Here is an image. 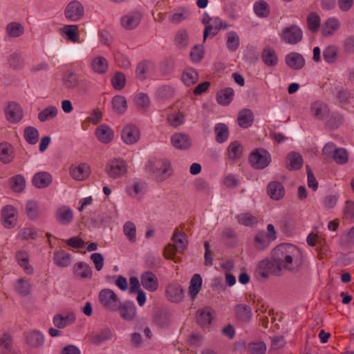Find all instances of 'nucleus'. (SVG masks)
<instances>
[{
    "instance_id": "f257e3e1",
    "label": "nucleus",
    "mask_w": 354,
    "mask_h": 354,
    "mask_svg": "<svg viewBox=\"0 0 354 354\" xmlns=\"http://www.w3.org/2000/svg\"><path fill=\"white\" fill-rule=\"evenodd\" d=\"M272 257L281 270L295 272L302 266L304 258L301 251L295 245L281 243L272 251Z\"/></svg>"
},
{
    "instance_id": "f03ea898",
    "label": "nucleus",
    "mask_w": 354,
    "mask_h": 354,
    "mask_svg": "<svg viewBox=\"0 0 354 354\" xmlns=\"http://www.w3.org/2000/svg\"><path fill=\"white\" fill-rule=\"evenodd\" d=\"M145 168L146 171L156 181H164L172 174L171 163L167 159H151L148 161Z\"/></svg>"
},
{
    "instance_id": "7ed1b4c3",
    "label": "nucleus",
    "mask_w": 354,
    "mask_h": 354,
    "mask_svg": "<svg viewBox=\"0 0 354 354\" xmlns=\"http://www.w3.org/2000/svg\"><path fill=\"white\" fill-rule=\"evenodd\" d=\"M266 229V232L259 231L254 236V245L258 250L268 248L277 238V231L272 224H268Z\"/></svg>"
},
{
    "instance_id": "20e7f679",
    "label": "nucleus",
    "mask_w": 354,
    "mask_h": 354,
    "mask_svg": "<svg viewBox=\"0 0 354 354\" xmlns=\"http://www.w3.org/2000/svg\"><path fill=\"white\" fill-rule=\"evenodd\" d=\"M105 171L110 178H119L127 173V163L121 158L110 159L105 165Z\"/></svg>"
},
{
    "instance_id": "39448f33",
    "label": "nucleus",
    "mask_w": 354,
    "mask_h": 354,
    "mask_svg": "<svg viewBox=\"0 0 354 354\" xmlns=\"http://www.w3.org/2000/svg\"><path fill=\"white\" fill-rule=\"evenodd\" d=\"M257 272L263 278H268L270 275L280 276L282 274V270L279 263L272 259H263L257 265Z\"/></svg>"
},
{
    "instance_id": "423d86ee",
    "label": "nucleus",
    "mask_w": 354,
    "mask_h": 354,
    "mask_svg": "<svg viewBox=\"0 0 354 354\" xmlns=\"http://www.w3.org/2000/svg\"><path fill=\"white\" fill-rule=\"evenodd\" d=\"M249 162L254 168L263 169L270 163L271 156L267 150L263 148L257 149L250 153Z\"/></svg>"
},
{
    "instance_id": "0eeeda50",
    "label": "nucleus",
    "mask_w": 354,
    "mask_h": 354,
    "mask_svg": "<svg viewBox=\"0 0 354 354\" xmlns=\"http://www.w3.org/2000/svg\"><path fill=\"white\" fill-rule=\"evenodd\" d=\"M99 301L105 309L112 312L117 311L120 304V299L115 293L109 288L102 289L99 292Z\"/></svg>"
},
{
    "instance_id": "6e6552de",
    "label": "nucleus",
    "mask_w": 354,
    "mask_h": 354,
    "mask_svg": "<svg viewBox=\"0 0 354 354\" xmlns=\"http://www.w3.org/2000/svg\"><path fill=\"white\" fill-rule=\"evenodd\" d=\"M84 15L83 5L77 0L70 1L64 10V16L70 21H77Z\"/></svg>"
},
{
    "instance_id": "1a4fd4ad",
    "label": "nucleus",
    "mask_w": 354,
    "mask_h": 354,
    "mask_svg": "<svg viewBox=\"0 0 354 354\" xmlns=\"http://www.w3.org/2000/svg\"><path fill=\"white\" fill-rule=\"evenodd\" d=\"M303 33L301 30L296 26H291L283 30L281 39L289 44H296L302 39Z\"/></svg>"
},
{
    "instance_id": "9d476101",
    "label": "nucleus",
    "mask_w": 354,
    "mask_h": 354,
    "mask_svg": "<svg viewBox=\"0 0 354 354\" xmlns=\"http://www.w3.org/2000/svg\"><path fill=\"white\" fill-rule=\"evenodd\" d=\"M165 296L169 301L179 303L185 297L184 290L180 284L171 283L166 286Z\"/></svg>"
},
{
    "instance_id": "9b49d317",
    "label": "nucleus",
    "mask_w": 354,
    "mask_h": 354,
    "mask_svg": "<svg viewBox=\"0 0 354 354\" xmlns=\"http://www.w3.org/2000/svg\"><path fill=\"white\" fill-rule=\"evenodd\" d=\"M170 140L172 146L178 150H186L192 144L191 137L188 134L181 132L174 133L171 136Z\"/></svg>"
},
{
    "instance_id": "f8f14e48",
    "label": "nucleus",
    "mask_w": 354,
    "mask_h": 354,
    "mask_svg": "<svg viewBox=\"0 0 354 354\" xmlns=\"http://www.w3.org/2000/svg\"><path fill=\"white\" fill-rule=\"evenodd\" d=\"M6 119L12 123L19 122L23 118V111L20 105L10 102L4 109Z\"/></svg>"
},
{
    "instance_id": "ddd939ff",
    "label": "nucleus",
    "mask_w": 354,
    "mask_h": 354,
    "mask_svg": "<svg viewBox=\"0 0 354 354\" xmlns=\"http://www.w3.org/2000/svg\"><path fill=\"white\" fill-rule=\"evenodd\" d=\"M139 129L133 124L125 126L121 132V138L127 145H132L140 139Z\"/></svg>"
},
{
    "instance_id": "4468645a",
    "label": "nucleus",
    "mask_w": 354,
    "mask_h": 354,
    "mask_svg": "<svg viewBox=\"0 0 354 354\" xmlns=\"http://www.w3.org/2000/svg\"><path fill=\"white\" fill-rule=\"evenodd\" d=\"M223 27V22L218 17L210 18L206 24L203 31V41L207 37L213 38Z\"/></svg>"
},
{
    "instance_id": "2eb2a0df",
    "label": "nucleus",
    "mask_w": 354,
    "mask_h": 354,
    "mask_svg": "<svg viewBox=\"0 0 354 354\" xmlns=\"http://www.w3.org/2000/svg\"><path fill=\"white\" fill-rule=\"evenodd\" d=\"M140 283L142 287L149 292L156 291L159 286L158 277L151 271H146L141 274Z\"/></svg>"
},
{
    "instance_id": "dca6fc26",
    "label": "nucleus",
    "mask_w": 354,
    "mask_h": 354,
    "mask_svg": "<svg viewBox=\"0 0 354 354\" xmlns=\"http://www.w3.org/2000/svg\"><path fill=\"white\" fill-rule=\"evenodd\" d=\"M118 310L120 317L125 321H132L136 316V306L131 301H125L120 304Z\"/></svg>"
},
{
    "instance_id": "f3484780",
    "label": "nucleus",
    "mask_w": 354,
    "mask_h": 354,
    "mask_svg": "<svg viewBox=\"0 0 354 354\" xmlns=\"http://www.w3.org/2000/svg\"><path fill=\"white\" fill-rule=\"evenodd\" d=\"M142 15L140 12H131L121 17V24L127 30L136 28L140 24Z\"/></svg>"
},
{
    "instance_id": "a211bd4d",
    "label": "nucleus",
    "mask_w": 354,
    "mask_h": 354,
    "mask_svg": "<svg viewBox=\"0 0 354 354\" xmlns=\"http://www.w3.org/2000/svg\"><path fill=\"white\" fill-rule=\"evenodd\" d=\"M75 315L72 312L56 314L53 318V323L57 328H64L75 321Z\"/></svg>"
},
{
    "instance_id": "6ab92c4d",
    "label": "nucleus",
    "mask_w": 354,
    "mask_h": 354,
    "mask_svg": "<svg viewBox=\"0 0 354 354\" xmlns=\"http://www.w3.org/2000/svg\"><path fill=\"white\" fill-rule=\"evenodd\" d=\"M17 211L12 205H6L1 210L3 225L6 228H12L16 223Z\"/></svg>"
},
{
    "instance_id": "aec40b11",
    "label": "nucleus",
    "mask_w": 354,
    "mask_h": 354,
    "mask_svg": "<svg viewBox=\"0 0 354 354\" xmlns=\"http://www.w3.org/2000/svg\"><path fill=\"white\" fill-rule=\"evenodd\" d=\"M26 344L32 348H37L44 343V335L37 330H32L25 333Z\"/></svg>"
},
{
    "instance_id": "412c9836",
    "label": "nucleus",
    "mask_w": 354,
    "mask_h": 354,
    "mask_svg": "<svg viewBox=\"0 0 354 354\" xmlns=\"http://www.w3.org/2000/svg\"><path fill=\"white\" fill-rule=\"evenodd\" d=\"M285 62L288 67L294 70H299L305 65L304 57L300 53L295 52L286 55Z\"/></svg>"
},
{
    "instance_id": "4be33fe9",
    "label": "nucleus",
    "mask_w": 354,
    "mask_h": 354,
    "mask_svg": "<svg viewBox=\"0 0 354 354\" xmlns=\"http://www.w3.org/2000/svg\"><path fill=\"white\" fill-rule=\"evenodd\" d=\"M54 263L60 268L68 267L72 262V255L64 250H58L53 253Z\"/></svg>"
},
{
    "instance_id": "5701e85b",
    "label": "nucleus",
    "mask_w": 354,
    "mask_h": 354,
    "mask_svg": "<svg viewBox=\"0 0 354 354\" xmlns=\"http://www.w3.org/2000/svg\"><path fill=\"white\" fill-rule=\"evenodd\" d=\"M69 173L73 179L80 181L84 180L88 176L90 169L88 165L82 163L77 166H71Z\"/></svg>"
},
{
    "instance_id": "b1692460",
    "label": "nucleus",
    "mask_w": 354,
    "mask_h": 354,
    "mask_svg": "<svg viewBox=\"0 0 354 354\" xmlns=\"http://www.w3.org/2000/svg\"><path fill=\"white\" fill-rule=\"evenodd\" d=\"M267 192L272 199L278 201L284 196L285 189L281 183L278 181H272L268 183L267 186Z\"/></svg>"
},
{
    "instance_id": "393cba45",
    "label": "nucleus",
    "mask_w": 354,
    "mask_h": 354,
    "mask_svg": "<svg viewBox=\"0 0 354 354\" xmlns=\"http://www.w3.org/2000/svg\"><path fill=\"white\" fill-rule=\"evenodd\" d=\"M55 218L60 224L64 225H68L73 218L72 209L65 205L59 207L56 211Z\"/></svg>"
},
{
    "instance_id": "a878e982",
    "label": "nucleus",
    "mask_w": 354,
    "mask_h": 354,
    "mask_svg": "<svg viewBox=\"0 0 354 354\" xmlns=\"http://www.w3.org/2000/svg\"><path fill=\"white\" fill-rule=\"evenodd\" d=\"M15 158L14 149L12 146L7 142L0 143V162L3 164L11 162Z\"/></svg>"
},
{
    "instance_id": "bb28decb",
    "label": "nucleus",
    "mask_w": 354,
    "mask_h": 354,
    "mask_svg": "<svg viewBox=\"0 0 354 354\" xmlns=\"http://www.w3.org/2000/svg\"><path fill=\"white\" fill-rule=\"evenodd\" d=\"M154 72V65L153 63L144 61L140 62L136 67V77L140 80H145L150 74Z\"/></svg>"
},
{
    "instance_id": "cd10ccee",
    "label": "nucleus",
    "mask_w": 354,
    "mask_h": 354,
    "mask_svg": "<svg viewBox=\"0 0 354 354\" xmlns=\"http://www.w3.org/2000/svg\"><path fill=\"white\" fill-rule=\"evenodd\" d=\"M310 112L317 120H322L328 116L329 111L325 104L317 101L311 104Z\"/></svg>"
},
{
    "instance_id": "c85d7f7f",
    "label": "nucleus",
    "mask_w": 354,
    "mask_h": 354,
    "mask_svg": "<svg viewBox=\"0 0 354 354\" xmlns=\"http://www.w3.org/2000/svg\"><path fill=\"white\" fill-rule=\"evenodd\" d=\"M32 181L35 187L44 188L51 183L52 176L48 172L40 171L33 176Z\"/></svg>"
},
{
    "instance_id": "c756f323",
    "label": "nucleus",
    "mask_w": 354,
    "mask_h": 354,
    "mask_svg": "<svg viewBox=\"0 0 354 354\" xmlns=\"http://www.w3.org/2000/svg\"><path fill=\"white\" fill-rule=\"evenodd\" d=\"M339 28V20L335 17H330L322 25V34L324 37H331Z\"/></svg>"
},
{
    "instance_id": "7c9ffc66",
    "label": "nucleus",
    "mask_w": 354,
    "mask_h": 354,
    "mask_svg": "<svg viewBox=\"0 0 354 354\" xmlns=\"http://www.w3.org/2000/svg\"><path fill=\"white\" fill-rule=\"evenodd\" d=\"M73 272L75 276L81 279H90L93 271L91 266L85 262H77L73 266Z\"/></svg>"
},
{
    "instance_id": "2f4dec72",
    "label": "nucleus",
    "mask_w": 354,
    "mask_h": 354,
    "mask_svg": "<svg viewBox=\"0 0 354 354\" xmlns=\"http://www.w3.org/2000/svg\"><path fill=\"white\" fill-rule=\"evenodd\" d=\"M237 319L241 322H249L252 317L250 306L245 304H239L234 308Z\"/></svg>"
},
{
    "instance_id": "473e14b6",
    "label": "nucleus",
    "mask_w": 354,
    "mask_h": 354,
    "mask_svg": "<svg viewBox=\"0 0 354 354\" xmlns=\"http://www.w3.org/2000/svg\"><path fill=\"white\" fill-rule=\"evenodd\" d=\"M91 68L95 73L102 75L108 71L109 63L105 57L97 56L93 59Z\"/></svg>"
},
{
    "instance_id": "72a5a7b5",
    "label": "nucleus",
    "mask_w": 354,
    "mask_h": 354,
    "mask_svg": "<svg viewBox=\"0 0 354 354\" xmlns=\"http://www.w3.org/2000/svg\"><path fill=\"white\" fill-rule=\"evenodd\" d=\"M95 136L101 142L108 143L113 139L114 133L109 127L102 124L96 129Z\"/></svg>"
},
{
    "instance_id": "f704fd0d",
    "label": "nucleus",
    "mask_w": 354,
    "mask_h": 354,
    "mask_svg": "<svg viewBox=\"0 0 354 354\" xmlns=\"http://www.w3.org/2000/svg\"><path fill=\"white\" fill-rule=\"evenodd\" d=\"M186 238L187 236L185 232H180L178 230H175L171 239L177 251L182 252L185 250L187 245Z\"/></svg>"
},
{
    "instance_id": "c9c22d12",
    "label": "nucleus",
    "mask_w": 354,
    "mask_h": 354,
    "mask_svg": "<svg viewBox=\"0 0 354 354\" xmlns=\"http://www.w3.org/2000/svg\"><path fill=\"white\" fill-rule=\"evenodd\" d=\"M234 91L232 88H225L216 94L217 102L223 106L228 105L232 100Z\"/></svg>"
},
{
    "instance_id": "e433bc0d",
    "label": "nucleus",
    "mask_w": 354,
    "mask_h": 354,
    "mask_svg": "<svg viewBox=\"0 0 354 354\" xmlns=\"http://www.w3.org/2000/svg\"><path fill=\"white\" fill-rule=\"evenodd\" d=\"M203 279L199 274H194L191 279L189 286V294L194 300L201 289Z\"/></svg>"
},
{
    "instance_id": "4c0bfd02",
    "label": "nucleus",
    "mask_w": 354,
    "mask_h": 354,
    "mask_svg": "<svg viewBox=\"0 0 354 354\" xmlns=\"http://www.w3.org/2000/svg\"><path fill=\"white\" fill-rule=\"evenodd\" d=\"M254 121V115L250 109H243L239 113L238 123L239 125L246 129L250 127Z\"/></svg>"
},
{
    "instance_id": "58836bf2",
    "label": "nucleus",
    "mask_w": 354,
    "mask_h": 354,
    "mask_svg": "<svg viewBox=\"0 0 354 354\" xmlns=\"http://www.w3.org/2000/svg\"><path fill=\"white\" fill-rule=\"evenodd\" d=\"M6 32L8 37L17 38L24 33V27L19 22H10L6 27Z\"/></svg>"
},
{
    "instance_id": "ea45409f",
    "label": "nucleus",
    "mask_w": 354,
    "mask_h": 354,
    "mask_svg": "<svg viewBox=\"0 0 354 354\" xmlns=\"http://www.w3.org/2000/svg\"><path fill=\"white\" fill-rule=\"evenodd\" d=\"M262 60L268 66H276L278 59L274 50L270 47L265 48L262 52Z\"/></svg>"
},
{
    "instance_id": "a19ab883",
    "label": "nucleus",
    "mask_w": 354,
    "mask_h": 354,
    "mask_svg": "<svg viewBox=\"0 0 354 354\" xmlns=\"http://www.w3.org/2000/svg\"><path fill=\"white\" fill-rule=\"evenodd\" d=\"M112 337V331L109 328H104L99 333L91 335L90 340L93 344L99 345L103 342L111 339Z\"/></svg>"
},
{
    "instance_id": "79ce46f5",
    "label": "nucleus",
    "mask_w": 354,
    "mask_h": 354,
    "mask_svg": "<svg viewBox=\"0 0 354 354\" xmlns=\"http://www.w3.org/2000/svg\"><path fill=\"white\" fill-rule=\"evenodd\" d=\"M16 259L26 273L30 274L33 272V268L29 264V256L26 252L19 251L16 254Z\"/></svg>"
},
{
    "instance_id": "37998d69",
    "label": "nucleus",
    "mask_w": 354,
    "mask_h": 354,
    "mask_svg": "<svg viewBox=\"0 0 354 354\" xmlns=\"http://www.w3.org/2000/svg\"><path fill=\"white\" fill-rule=\"evenodd\" d=\"M147 185L144 182H134L127 187L128 194L133 198L141 197L146 191Z\"/></svg>"
},
{
    "instance_id": "c03bdc74",
    "label": "nucleus",
    "mask_w": 354,
    "mask_h": 354,
    "mask_svg": "<svg viewBox=\"0 0 354 354\" xmlns=\"http://www.w3.org/2000/svg\"><path fill=\"white\" fill-rule=\"evenodd\" d=\"M167 123L172 127L177 128L185 122V115L180 111H174L167 115Z\"/></svg>"
},
{
    "instance_id": "a18cd8bd",
    "label": "nucleus",
    "mask_w": 354,
    "mask_h": 354,
    "mask_svg": "<svg viewBox=\"0 0 354 354\" xmlns=\"http://www.w3.org/2000/svg\"><path fill=\"white\" fill-rule=\"evenodd\" d=\"M112 107L115 112L122 114L127 109V102L124 96L118 95L112 99Z\"/></svg>"
},
{
    "instance_id": "49530a36",
    "label": "nucleus",
    "mask_w": 354,
    "mask_h": 354,
    "mask_svg": "<svg viewBox=\"0 0 354 354\" xmlns=\"http://www.w3.org/2000/svg\"><path fill=\"white\" fill-rule=\"evenodd\" d=\"M58 114V109L55 106H48L44 109L38 114V119L40 122H44L46 121L52 120L57 117Z\"/></svg>"
},
{
    "instance_id": "de8ad7c7",
    "label": "nucleus",
    "mask_w": 354,
    "mask_h": 354,
    "mask_svg": "<svg viewBox=\"0 0 354 354\" xmlns=\"http://www.w3.org/2000/svg\"><path fill=\"white\" fill-rule=\"evenodd\" d=\"M240 46V39L235 31H230L226 35V46L230 51H236Z\"/></svg>"
},
{
    "instance_id": "09e8293b",
    "label": "nucleus",
    "mask_w": 354,
    "mask_h": 354,
    "mask_svg": "<svg viewBox=\"0 0 354 354\" xmlns=\"http://www.w3.org/2000/svg\"><path fill=\"white\" fill-rule=\"evenodd\" d=\"M227 153L229 158L236 160L241 158L243 153V146L239 141H233L229 145Z\"/></svg>"
},
{
    "instance_id": "8fccbe9b",
    "label": "nucleus",
    "mask_w": 354,
    "mask_h": 354,
    "mask_svg": "<svg viewBox=\"0 0 354 354\" xmlns=\"http://www.w3.org/2000/svg\"><path fill=\"white\" fill-rule=\"evenodd\" d=\"M287 159L289 161L288 168L290 170H297L303 165V158L301 154L297 152H290L287 156Z\"/></svg>"
},
{
    "instance_id": "3c124183",
    "label": "nucleus",
    "mask_w": 354,
    "mask_h": 354,
    "mask_svg": "<svg viewBox=\"0 0 354 354\" xmlns=\"http://www.w3.org/2000/svg\"><path fill=\"white\" fill-rule=\"evenodd\" d=\"M216 140L218 143L225 142L229 137V130L226 124L218 123L214 127Z\"/></svg>"
},
{
    "instance_id": "603ef678",
    "label": "nucleus",
    "mask_w": 354,
    "mask_h": 354,
    "mask_svg": "<svg viewBox=\"0 0 354 354\" xmlns=\"http://www.w3.org/2000/svg\"><path fill=\"white\" fill-rule=\"evenodd\" d=\"M62 32L66 35L69 41L74 43L78 42L80 35L77 25H66L62 28Z\"/></svg>"
},
{
    "instance_id": "864d4df0",
    "label": "nucleus",
    "mask_w": 354,
    "mask_h": 354,
    "mask_svg": "<svg viewBox=\"0 0 354 354\" xmlns=\"http://www.w3.org/2000/svg\"><path fill=\"white\" fill-rule=\"evenodd\" d=\"M196 318L198 323L203 327L208 326L212 320V314L207 308L198 310Z\"/></svg>"
},
{
    "instance_id": "5fc2aeb1",
    "label": "nucleus",
    "mask_w": 354,
    "mask_h": 354,
    "mask_svg": "<svg viewBox=\"0 0 354 354\" xmlns=\"http://www.w3.org/2000/svg\"><path fill=\"white\" fill-rule=\"evenodd\" d=\"M189 16L190 12L187 9L180 8L175 10L173 14L169 16V21L174 24H178L188 19Z\"/></svg>"
},
{
    "instance_id": "6e6d98bb",
    "label": "nucleus",
    "mask_w": 354,
    "mask_h": 354,
    "mask_svg": "<svg viewBox=\"0 0 354 354\" xmlns=\"http://www.w3.org/2000/svg\"><path fill=\"white\" fill-rule=\"evenodd\" d=\"M122 230L130 243H135L136 241V226L132 221L125 222Z\"/></svg>"
},
{
    "instance_id": "4d7b16f0",
    "label": "nucleus",
    "mask_w": 354,
    "mask_h": 354,
    "mask_svg": "<svg viewBox=\"0 0 354 354\" xmlns=\"http://www.w3.org/2000/svg\"><path fill=\"white\" fill-rule=\"evenodd\" d=\"M15 290L20 295L26 296L28 295L31 289L30 281L24 278L17 279L15 283Z\"/></svg>"
},
{
    "instance_id": "13d9d810",
    "label": "nucleus",
    "mask_w": 354,
    "mask_h": 354,
    "mask_svg": "<svg viewBox=\"0 0 354 354\" xmlns=\"http://www.w3.org/2000/svg\"><path fill=\"white\" fill-rule=\"evenodd\" d=\"M239 223L248 227L254 226L257 222V218L248 212L241 213L236 216Z\"/></svg>"
},
{
    "instance_id": "bf43d9fd",
    "label": "nucleus",
    "mask_w": 354,
    "mask_h": 354,
    "mask_svg": "<svg viewBox=\"0 0 354 354\" xmlns=\"http://www.w3.org/2000/svg\"><path fill=\"white\" fill-rule=\"evenodd\" d=\"M198 80V73L193 68L186 69L182 75V80L187 86L195 84Z\"/></svg>"
},
{
    "instance_id": "052dcab7",
    "label": "nucleus",
    "mask_w": 354,
    "mask_h": 354,
    "mask_svg": "<svg viewBox=\"0 0 354 354\" xmlns=\"http://www.w3.org/2000/svg\"><path fill=\"white\" fill-rule=\"evenodd\" d=\"M153 320L156 325L165 327L170 324L171 315L165 311H160L155 315Z\"/></svg>"
},
{
    "instance_id": "680f3d73",
    "label": "nucleus",
    "mask_w": 354,
    "mask_h": 354,
    "mask_svg": "<svg viewBox=\"0 0 354 354\" xmlns=\"http://www.w3.org/2000/svg\"><path fill=\"white\" fill-rule=\"evenodd\" d=\"M39 131L33 127H28L24 129V138L30 145H35L39 140Z\"/></svg>"
},
{
    "instance_id": "e2e57ef3",
    "label": "nucleus",
    "mask_w": 354,
    "mask_h": 354,
    "mask_svg": "<svg viewBox=\"0 0 354 354\" xmlns=\"http://www.w3.org/2000/svg\"><path fill=\"white\" fill-rule=\"evenodd\" d=\"M307 25L311 32H317L320 26V17L316 12H310L307 16Z\"/></svg>"
},
{
    "instance_id": "0e129e2a",
    "label": "nucleus",
    "mask_w": 354,
    "mask_h": 354,
    "mask_svg": "<svg viewBox=\"0 0 354 354\" xmlns=\"http://www.w3.org/2000/svg\"><path fill=\"white\" fill-rule=\"evenodd\" d=\"M174 41L176 45L180 48H185L189 44V36L186 30H179L175 36Z\"/></svg>"
},
{
    "instance_id": "69168bd1",
    "label": "nucleus",
    "mask_w": 354,
    "mask_h": 354,
    "mask_svg": "<svg viewBox=\"0 0 354 354\" xmlns=\"http://www.w3.org/2000/svg\"><path fill=\"white\" fill-rule=\"evenodd\" d=\"M254 11L258 17H265L269 15V8L266 2L263 1H257L254 4Z\"/></svg>"
},
{
    "instance_id": "338daca9",
    "label": "nucleus",
    "mask_w": 354,
    "mask_h": 354,
    "mask_svg": "<svg viewBox=\"0 0 354 354\" xmlns=\"http://www.w3.org/2000/svg\"><path fill=\"white\" fill-rule=\"evenodd\" d=\"M348 155L346 149L343 148H339L334 150L333 159L334 160L340 165H343L347 162Z\"/></svg>"
},
{
    "instance_id": "774afa93",
    "label": "nucleus",
    "mask_w": 354,
    "mask_h": 354,
    "mask_svg": "<svg viewBox=\"0 0 354 354\" xmlns=\"http://www.w3.org/2000/svg\"><path fill=\"white\" fill-rule=\"evenodd\" d=\"M248 351L250 354H265L266 351V346L265 343L253 342L249 344Z\"/></svg>"
}]
</instances>
